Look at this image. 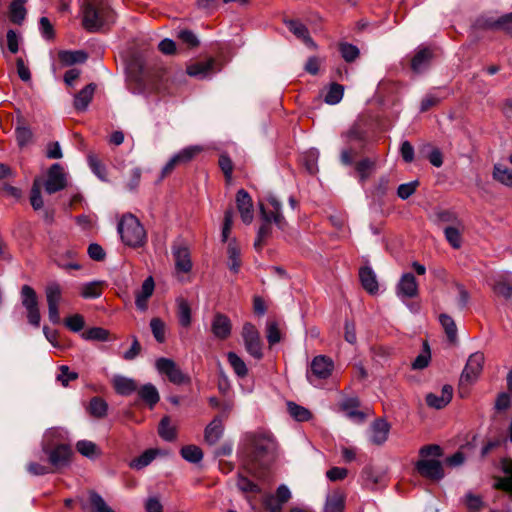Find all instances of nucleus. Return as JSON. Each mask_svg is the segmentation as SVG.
<instances>
[{"label": "nucleus", "mask_w": 512, "mask_h": 512, "mask_svg": "<svg viewBox=\"0 0 512 512\" xmlns=\"http://www.w3.org/2000/svg\"><path fill=\"white\" fill-rule=\"evenodd\" d=\"M64 434L65 431L58 428L49 429L44 434L42 449L48 455L49 462L55 469L63 468L69 463L70 447L67 444H55L53 442L54 438L63 437Z\"/></svg>", "instance_id": "f257e3e1"}, {"label": "nucleus", "mask_w": 512, "mask_h": 512, "mask_svg": "<svg viewBox=\"0 0 512 512\" xmlns=\"http://www.w3.org/2000/svg\"><path fill=\"white\" fill-rule=\"evenodd\" d=\"M251 443V461L261 466L271 463L277 452V442L272 434L267 432H258L250 437Z\"/></svg>", "instance_id": "f03ea898"}, {"label": "nucleus", "mask_w": 512, "mask_h": 512, "mask_svg": "<svg viewBox=\"0 0 512 512\" xmlns=\"http://www.w3.org/2000/svg\"><path fill=\"white\" fill-rule=\"evenodd\" d=\"M122 241L130 247H140L146 241V232L140 221L132 214L124 215L117 227Z\"/></svg>", "instance_id": "7ed1b4c3"}, {"label": "nucleus", "mask_w": 512, "mask_h": 512, "mask_svg": "<svg viewBox=\"0 0 512 512\" xmlns=\"http://www.w3.org/2000/svg\"><path fill=\"white\" fill-rule=\"evenodd\" d=\"M21 303L27 313L29 324L34 327L40 326L41 315L38 304V297L35 290L29 285H23L20 291Z\"/></svg>", "instance_id": "20e7f679"}, {"label": "nucleus", "mask_w": 512, "mask_h": 512, "mask_svg": "<svg viewBox=\"0 0 512 512\" xmlns=\"http://www.w3.org/2000/svg\"><path fill=\"white\" fill-rule=\"evenodd\" d=\"M155 368L159 374L165 375L173 384L181 385L190 381V378L181 371L172 359L158 358L155 361Z\"/></svg>", "instance_id": "39448f33"}, {"label": "nucleus", "mask_w": 512, "mask_h": 512, "mask_svg": "<svg viewBox=\"0 0 512 512\" xmlns=\"http://www.w3.org/2000/svg\"><path fill=\"white\" fill-rule=\"evenodd\" d=\"M242 338L247 353L259 360L263 357L262 342L256 327L251 323H245L242 328Z\"/></svg>", "instance_id": "423d86ee"}, {"label": "nucleus", "mask_w": 512, "mask_h": 512, "mask_svg": "<svg viewBox=\"0 0 512 512\" xmlns=\"http://www.w3.org/2000/svg\"><path fill=\"white\" fill-rule=\"evenodd\" d=\"M334 369V362L330 357L325 355L315 356L310 364V370L307 372V379L310 383L314 379L325 380L329 378Z\"/></svg>", "instance_id": "0eeeda50"}, {"label": "nucleus", "mask_w": 512, "mask_h": 512, "mask_svg": "<svg viewBox=\"0 0 512 512\" xmlns=\"http://www.w3.org/2000/svg\"><path fill=\"white\" fill-rule=\"evenodd\" d=\"M67 185V174L59 163H54L47 171V178L43 182L46 193L53 194L63 190Z\"/></svg>", "instance_id": "6e6552de"}, {"label": "nucleus", "mask_w": 512, "mask_h": 512, "mask_svg": "<svg viewBox=\"0 0 512 512\" xmlns=\"http://www.w3.org/2000/svg\"><path fill=\"white\" fill-rule=\"evenodd\" d=\"M484 360V354L481 352H475L470 355L460 377L461 387L470 385L478 379L483 369Z\"/></svg>", "instance_id": "1a4fd4ad"}, {"label": "nucleus", "mask_w": 512, "mask_h": 512, "mask_svg": "<svg viewBox=\"0 0 512 512\" xmlns=\"http://www.w3.org/2000/svg\"><path fill=\"white\" fill-rule=\"evenodd\" d=\"M267 201L272 207L271 211H267L263 203H259L261 217L264 222H273L277 227L283 230L286 226V220L282 214V204L275 195H269Z\"/></svg>", "instance_id": "9d476101"}, {"label": "nucleus", "mask_w": 512, "mask_h": 512, "mask_svg": "<svg viewBox=\"0 0 512 512\" xmlns=\"http://www.w3.org/2000/svg\"><path fill=\"white\" fill-rule=\"evenodd\" d=\"M102 6L85 3L82 9L83 26L86 30L98 31L105 23L102 15Z\"/></svg>", "instance_id": "9b49d317"}, {"label": "nucleus", "mask_w": 512, "mask_h": 512, "mask_svg": "<svg viewBox=\"0 0 512 512\" xmlns=\"http://www.w3.org/2000/svg\"><path fill=\"white\" fill-rule=\"evenodd\" d=\"M396 295L399 299H411L418 295V283L412 273H404L396 285Z\"/></svg>", "instance_id": "f8f14e48"}, {"label": "nucleus", "mask_w": 512, "mask_h": 512, "mask_svg": "<svg viewBox=\"0 0 512 512\" xmlns=\"http://www.w3.org/2000/svg\"><path fill=\"white\" fill-rule=\"evenodd\" d=\"M416 469L424 477L440 480L444 477L442 464L436 459H422L416 463Z\"/></svg>", "instance_id": "ddd939ff"}, {"label": "nucleus", "mask_w": 512, "mask_h": 512, "mask_svg": "<svg viewBox=\"0 0 512 512\" xmlns=\"http://www.w3.org/2000/svg\"><path fill=\"white\" fill-rule=\"evenodd\" d=\"M481 25L486 29L503 31L512 37V12L503 14L499 17H486L483 19Z\"/></svg>", "instance_id": "4468645a"}, {"label": "nucleus", "mask_w": 512, "mask_h": 512, "mask_svg": "<svg viewBox=\"0 0 512 512\" xmlns=\"http://www.w3.org/2000/svg\"><path fill=\"white\" fill-rule=\"evenodd\" d=\"M172 255L175 263V270L179 273H189L192 269L190 251L186 246L174 245Z\"/></svg>", "instance_id": "2eb2a0df"}, {"label": "nucleus", "mask_w": 512, "mask_h": 512, "mask_svg": "<svg viewBox=\"0 0 512 512\" xmlns=\"http://www.w3.org/2000/svg\"><path fill=\"white\" fill-rule=\"evenodd\" d=\"M236 204L242 221L245 224H250L253 220V203L247 191L240 189L237 192Z\"/></svg>", "instance_id": "dca6fc26"}, {"label": "nucleus", "mask_w": 512, "mask_h": 512, "mask_svg": "<svg viewBox=\"0 0 512 512\" xmlns=\"http://www.w3.org/2000/svg\"><path fill=\"white\" fill-rule=\"evenodd\" d=\"M453 396V387L449 384L443 385L440 395L429 393L426 395V403L429 407L442 409L450 403Z\"/></svg>", "instance_id": "f3484780"}, {"label": "nucleus", "mask_w": 512, "mask_h": 512, "mask_svg": "<svg viewBox=\"0 0 512 512\" xmlns=\"http://www.w3.org/2000/svg\"><path fill=\"white\" fill-rule=\"evenodd\" d=\"M390 431V425L384 419L375 420L370 427V442L375 445H382L386 442Z\"/></svg>", "instance_id": "a211bd4d"}, {"label": "nucleus", "mask_w": 512, "mask_h": 512, "mask_svg": "<svg viewBox=\"0 0 512 512\" xmlns=\"http://www.w3.org/2000/svg\"><path fill=\"white\" fill-rule=\"evenodd\" d=\"M112 384L117 394L121 396H129L138 390L137 382L130 377L123 375H114Z\"/></svg>", "instance_id": "6ab92c4d"}, {"label": "nucleus", "mask_w": 512, "mask_h": 512, "mask_svg": "<svg viewBox=\"0 0 512 512\" xmlns=\"http://www.w3.org/2000/svg\"><path fill=\"white\" fill-rule=\"evenodd\" d=\"M285 25L297 38L301 39L308 47L316 49L317 45L310 37L308 28L298 20H285Z\"/></svg>", "instance_id": "aec40b11"}, {"label": "nucleus", "mask_w": 512, "mask_h": 512, "mask_svg": "<svg viewBox=\"0 0 512 512\" xmlns=\"http://www.w3.org/2000/svg\"><path fill=\"white\" fill-rule=\"evenodd\" d=\"M231 322L229 318L223 314H216L212 320L211 330L213 335L218 339H226L231 333Z\"/></svg>", "instance_id": "412c9836"}, {"label": "nucleus", "mask_w": 512, "mask_h": 512, "mask_svg": "<svg viewBox=\"0 0 512 512\" xmlns=\"http://www.w3.org/2000/svg\"><path fill=\"white\" fill-rule=\"evenodd\" d=\"M215 60L210 58L204 62H196L187 66V74L191 77L204 79L214 70Z\"/></svg>", "instance_id": "4be33fe9"}, {"label": "nucleus", "mask_w": 512, "mask_h": 512, "mask_svg": "<svg viewBox=\"0 0 512 512\" xmlns=\"http://www.w3.org/2000/svg\"><path fill=\"white\" fill-rule=\"evenodd\" d=\"M359 278L362 287L370 294H376L379 290L377 276L369 266L362 267L359 270Z\"/></svg>", "instance_id": "5701e85b"}, {"label": "nucleus", "mask_w": 512, "mask_h": 512, "mask_svg": "<svg viewBox=\"0 0 512 512\" xmlns=\"http://www.w3.org/2000/svg\"><path fill=\"white\" fill-rule=\"evenodd\" d=\"M432 59V51L429 48H419L411 60V68L415 73L425 71Z\"/></svg>", "instance_id": "b1692460"}, {"label": "nucleus", "mask_w": 512, "mask_h": 512, "mask_svg": "<svg viewBox=\"0 0 512 512\" xmlns=\"http://www.w3.org/2000/svg\"><path fill=\"white\" fill-rule=\"evenodd\" d=\"M223 431V419L222 417L217 416L207 425L205 429V441L210 445L215 444L222 437Z\"/></svg>", "instance_id": "393cba45"}, {"label": "nucleus", "mask_w": 512, "mask_h": 512, "mask_svg": "<svg viewBox=\"0 0 512 512\" xmlns=\"http://www.w3.org/2000/svg\"><path fill=\"white\" fill-rule=\"evenodd\" d=\"M503 477L496 480V487L512 493V459L504 458L500 462Z\"/></svg>", "instance_id": "a878e982"}, {"label": "nucleus", "mask_w": 512, "mask_h": 512, "mask_svg": "<svg viewBox=\"0 0 512 512\" xmlns=\"http://www.w3.org/2000/svg\"><path fill=\"white\" fill-rule=\"evenodd\" d=\"M341 409L346 413V416L354 422H362L365 414L357 410L359 402L357 398H347L341 402Z\"/></svg>", "instance_id": "bb28decb"}, {"label": "nucleus", "mask_w": 512, "mask_h": 512, "mask_svg": "<svg viewBox=\"0 0 512 512\" xmlns=\"http://www.w3.org/2000/svg\"><path fill=\"white\" fill-rule=\"evenodd\" d=\"M495 291L506 299L512 297V273L504 272L498 275L495 286Z\"/></svg>", "instance_id": "cd10ccee"}, {"label": "nucleus", "mask_w": 512, "mask_h": 512, "mask_svg": "<svg viewBox=\"0 0 512 512\" xmlns=\"http://www.w3.org/2000/svg\"><path fill=\"white\" fill-rule=\"evenodd\" d=\"M96 86L88 84L74 98V107L79 111H84L92 100Z\"/></svg>", "instance_id": "c85d7f7f"}, {"label": "nucleus", "mask_w": 512, "mask_h": 512, "mask_svg": "<svg viewBox=\"0 0 512 512\" xmlns=\"http://www.w3.org/2000/svg\"><path fill=\"white\" fill-rule=\"evenodd\" d=\"M139 397L147 403L151 408L154 407L160 400L159 392L157 388L151 384L147 383L143 385L138 390Z\"/></svg>", "instance_id": "c756f323"}, {"label": "nucleus", "mask_w": 512, "mask_h": 512, "mask_svg": "<svg viewBox=\"0 0 512 512\" xmlns=\"http://www.w3.org/2000/svg\"><path fill=\"white\" fill-rule=\"evenodd\" d=\"M177 316L181 326L189 327L191 324V307L189 302L183 297L176 299Z\"/></svg>", "instance_id": "7c9ffc66"}, {"label": "nucleus", "mask_w": 512, "mask_h": 512, "mask_svg": "<svg viewBox=\"0 0 512 512\" xmlns=\"http://www.w3.org/2000/svg\"><path fill=\"white\" fill-rule=\"evenodd\" d=\"M227 360L238 378H244L247 376V365L235 352H228Z\"/></svg>", "instance_id": "2f4dec72"}, {"label": "nucleus", "mask_w": 512, "mask_h": 512, "mask_svg": "<svg viewBox=\"0 0 512 512\" xmlns=\"http://www.w3.org/2000/svg\"><path fill=\"white\" fill-rule=\"evenodd\" d=\"M439 322L441 326L443 327L448 340L451 343L457 342V326L453 318L448 314H440L439 315Z\"/></svg>", "instance_id": "473e14b6"}, {"label": "nucleus", "mask_w": 512, "mask_h": 512, "mask_svg": "<svg viewBox=\"0 0 512 512\" xmlns=\"http://www.w3.org/2000/svg\"><path fill=\"white\" fill-rule=\"evenodd\" d=\"M77 451L84 457L95 459L100 455L98 446L89 440H80L76 443Z\"/></svg>", "instance_id": "72a5a7b5"}, {"label": "nucleus", "mask_w": 512, "mask_h": 512, "mask_svg": "<svg viewBox=\"0 0 512 512\" xmlns=\"http://www.w3.org/2000/svg\"><path fill=\"white\" fill-rule=\"evenodd\" d=\"M90 512H115L98 493L89 492Z\"/></svg>", "instance_id": "f704fd0d"}, {"label": "nucleus", "mask_w": 512, "mask_h": 512, "mask_svg": "<svg viewBox=\"0 0 512 512\" xmlns=\"http://www.w3.org/2000/svg\"><path fill=\"white\" fill-rule=\"evenodd\" d=\"M26 0H14L9 7L11 21L16 24H21L26 16V9L24 7Z\"/></svg>", "instance_id": "c9c22d12"}, {"label": "nucleus", "mask_w": 512, "mask_h": 512, "mask_svg": "<svg viewBox=\"0 0 512 512\" xmlns=\"http://www.w3.org/2000/svg\"><path fill=\"white\" fill-rule=\"evenodd\" d=\"M157 453L158 451L153 449L144 451L139 457L130 462V467L137 470L145 468L155 459Z\"/></svg>", "instance_id": "e433bc0d"}, {"label": "nucleus", "mask_w": 512, "mask_h": 512, "mask_svg": "<svg viewBox=\"0 0 512 512\" xmlns=\"http://www.w3.org/2000/svg\"><path fill=\"white\" fill-rule=\"evenodd\" d=\"M344 496L340 493H334L327 497L324 512H343Z\"/></svg>", "instance_id": "4c0bfd02"}, {"label": "nucleus", "mask_w": 512, "mask_h": 512, "mask_svg": "<svg viewBox=\"0 0 512 512\" xmlns=\"http://www.w3.org/2000/svg\"><path fill=\"white\" fill-rule=\"evenodd\" d=\"M181 456L190 463H198L203 458V452L200 447L196 445H187L182 447Z\"/></svg>", "instance_id": "58836bf2"}, {"label": "nucleus", "mask_w": 512, "mask_h": 512, "mask_svg": "<svg viewBox=\"0 0 512 512\" xmlns=\"http://www.w3.org/2000/svg\"><path fill=\"white\" fill-rule=\"evenodd\" d=\"M108 410V404L105 400L100 397H94L91 399L89 404V412L96 418H103L106 416Z\"/></svg>", "instance_id": "ea45409f"}, {"label": "nucleus", "mask_w": 512, "mask_h": 512, "mask_svg": "<svg viewBox=\"0 0 512 512\" xmlns=\"http://www.w3.org/2000/svg\"><path fill=\"white\" fill-rule=\"evenodd\" d=\"M47 305H59L62 297V290L58 283L52 282L45 289Z\"/></svg>", "instance_id": "a19ab883"}, {"label": "nucleus", "mask_w": 512, "mask_h": 512, "mask_svg": "<svg viewBox=\"0 0 512 512\" xmlns=\"http://www.w3.org/2000/svg\"><path fill=\"white\" fill-rule=\"evenodd\" d=\"M202 151V147L199 145H192L183 148L178 153L174 154L179 164H185L191 161L198 153Z\"/></svg>", "instance_id": "79ce46f5"}, {"label": "nucleus", "mask_w": 512, "mask_h": 512, "mask_svg": "<svg viewBox=\"0 0 512 512\" xmlns=\"http://www.w3.org/2000/svg\"><path fill=\"white\" fill-rule=\"evenodd\" d=\"M81 337L87 341H108L109 332L101 327H93L81 334Z\"/></svg>", "instance_id": "37998d69"}, {"label": "nucleus", "mask_w": 512, "mask_h": 512, "mask_svg": "<svg viewBox=\"0 0 512 512\" xmlns=\"http://www.w3.org/2000/svg\"><path fill=\"white\" fill-rule=\"evenodd\" d=\"M342 139L349 145L357 144L360 147L364 142V134L357 126H353L342 134Z\"/></svg>", "instance_id": "c03bdc74"}, {"label": "nucleus", "mask_w": 512, "mask_h": 512, "mask_svg": "<svg viewBox=\"0 0 512 512\" xmlns=\"http://www.w3.org/2000/svg\"><path fill=\"white\" fill-rule=\"evenodd\" d=\"M344 94V87L340 84L333 83L330 85L328 92L325 95V102L330 105L338 104Z\"/></svg>", "instance_id": "a18cd8bd"}, {"label": "nucleus", "mask_w": 512, "mask_h": 512, "mask_svg": "<svg viewBox=\"0 0 512 512\" xmlns=\"http://www.w3.org/2000/svg\"><path fill=\"white\" fill-rule=\"evenodd\" d=\"M30 202L34 210H40L44 206V201L41 195V181L35 179L30 192Z\"/></svg>", "instance_id": "49530a36"}, {"label": "nucleus", "mask_w": 512, "mask_h": 512, "mask_svg": "<svg viewBox=\"0 0 512 512\" xmlns=\"http://www.w3.org/2000/svg\"><path fill=\"white\" fill-rule=\"evenodd\" d=\"M375 166V162L371 159H363L356 165V171L359 174V181L363 184L372 173Z\"/></svg>", "instance_id": "de8ad7c7"}, {"label": "nucleus", "mask_w": 512, "mask_h": 512, "mask_svg": "<svg viewBox=\"0 0 512 512\" xmlns=\"http://www.w3.org/2000/svg\"><path fill=\"white\" fill-rule=\"evenodd\" d=\"M159 435L166 441H173L176 438V429L171 425L168 417L162 418L158 429Z\"/></svg>", "instance_id": "09e8293b"}, {"label": "nucleus", "mask_w": 512, "mask_h": 512, "mask_svg": "<svg viewBox=\"0 0 512 512\" xmlns=\"http://www.w3.org/2000/svg\"><path fill=\"white\" fill-rule=\"evenodd\" d=\"M60 59L68 65L84 63L87 60V54L83 51H64L60 53Z\"/></svg>", "instance_id": "8fccbe9b"}, {"label": "nucleus", "mask_w": 512, "mask_h": 512, "mask_svg": "<svg viewBox=\"0 0 512 512\" xmlns=\"http://www.w3.org/2000/svg\"><path fill=\"white\" fill-rule=\"evenodd\" d=\"M494 178L506 186H512V169L495 165L493 171Z\"/></svg>", "instance_id": "3c124183"}, {"label": "nucleus", "mask_w": 512, "mask_h": 512, "mask_svg": "<svg viewBox=\"0 0 512 512\" xmlns=\"http://www.w3.org/2000/svg\"><path fill=\"white\" fill-rule=\"evenodd\" d=\"M445 238L448 243L454 248L459 249L462 245V237L459 229L455 226H447L444 229Z\"/></svg>", "instance_id": "603ef678"}, {"label": "nucleus", "mask_w": 512, "mask_h": 512, "mask_svg": "<svg viewBox=\"0 0 512 512\" xmlns=\"http://www.w3.org/2000/svg\"><path fill=\"white\" fill-rule=\"evenodd\" d=\"M288 411L290 415L297 421H307L311 417V413L308 409L294 402L288 403Z\"/></svg>", "instance_id": "864d4df0"}, {"label": "nucleus", "mask_w": 512, "mask_h": 512, "mask_svg": "<svg viewBox=\"0 0 512 512\" xmlns=\"http://www.w3.org/2000/svg\"><path fill=\"white\" fill-rule=\"evenodd\" d=\"M150 328L155 340L159 343H163L165 341V323L160 318H152Z\"/></svg>", "instance_id": "5fc2aeb1"}, {"label": "nucleus", "mask_w": 512, "mask_h": 512, "mask_svg": "<svg viewBox=\"0 0 512 512\" xmlns=\"http://www.w3.org/2000/svg\"><path fill=\"white\" fill-rule=\"evenodd\" d=\"M16 141L20 147L27 146L32 142L33 133L27 126H18L15 129Z\"/></svg>", "instance_id": "6e6d98bb"}, {"label": "nucleus", "mask_w": 512, "mask_h": 512, "mask_svg": "<svg viewBox=\"0 0 512 512\" xmlns=\"http://www.w3.org/2000/svg\"><path fill=\"white\" fill-rule=\"evenodd\" d=\"M228 257H229V263H228L229 269L234 273H238L240 265H241L240 251L233 243H230L228 245Z\"/></svg>", "instance_id": "4d7b16f0"}, {"label": "nucleus", "mask_w": 512, "mask_h": 512, "mask_svg": "<svg viewBox=\"0 0 512 512\" xmlns=\"http://www.w3.org/2000/svg\"><path fill=\"white\" fill-rule=\"evenodd\" d=\"M339 50L346 62H353L358 58L360 53L358 47L350 43H341Z\"/></svg>", "instance_id": "13d9d810"}, {"label": "nucleus", "mask_w": 512, "mask_h": 512, "mask_svg": "<svg viewBox=\"0 0 512 512\" xmlns=\"http://www.w3.org/2000/svg\"><path fill=\"white\" fill-rule=\"evenodd\" d=\"M80 294L85 299H96L102 294L98 282H89L82 285Z\"/></svg>", "instance_id": "bf43d9fd"}, {"label": "nucleus", "mask_w": 512, "mask_h": 512, "mask_svg": "<svg viewBox=\"0 0 512 512\" xmlns=\"http://www.w3.org/2000/svg\"><path fill=\"white\" fill-rule=\"evenodd\" d=\"M65 325L72 332H80L85 326V321L80 314H74L66 318Z\"/></svg>", "instance_id": "052dcab7"}, {"label": "nucleus", "mask_w": 512, "mask_h": 512, "mask_svg": "<svg viewBox=\"0 0 512 512\" xmlns=\"http://www.w3.org/2000/svg\"><path fill=\"white\" fill-rule=\"evenodd\" d=\"M418 186V181H411L408 183H404L399 185L397 189V195L402 200L408 199L414 192Z\"/></svg>", "instance_id": "680f3d73"}, {"label": "nucleus", "mask_w": 512, "mask_h": 512, "mask_svg": "<svg viewBox=\"0 0 512 512\" xmlns=\"http://www.w3.org/2000/svg\"><path fill=\"white\" fill-rule=\"evenodd\" d=\"M78 378V373L74 371H70L68 366L60 367V374L57 376V380L62 383L63 386H67L70 381L76 380Z\"/></svg>", "instance_id": "e2e57ef3"}, {"label": "nucleus", "mask_w": 512, "mask_h": 512, "mask_svg": "<svg viewBox=\"0 0 512 512\" xmlns=\"http://www.w3.org/2000/svg\"><path fill=\"white\" fill-rule=\"evenodd\" d=\"M88 163L95 175H97L101 180H105V168L101 165L98 158L94 155L88 156Z\"/></svg>", "instance_id": "0e129e2a"}, {"label": "nucleus", "mask_w": 512, "mask_h": 512, "mask_svg": "<svg viewBox=\"0 0 512 512\" xmlns=\"http://www.w3.org/2000/svg\"><path fill=\"white\" fill-rule=\"evenodd\" d=\"M178 38L189 47H196L199 45V40L195 33L190 30H181L178 33Z\"/></svg>", "instance_id": "69168bd1"}, {"label": "nucleus", "mask_w": 512, "mask_h": 512, "mask_svg": "<svg viewBox=\"0 0 512 512\" xmlns=\"http://www.w3.org/2000/svg\"><path fill=\"white\" fill-rule=\"evenodd\" d=\"M154 287V280L151 276H149L143 281L141 290L137 293V295L149 299L154 292Z\"/></svg>", "instance_id": "338daca9"}, {"label": "nucleus", "mask_w": 512, "mask_h": 512, "mask_svg": "<svg viewBox=\"0 0 512 512\" xmlns=\"http://www.w3.org/2000/svg\"><path fill=\"white\" fill-rule=\"evenodd\" d=\"M400 153L406 163H411L414 160V148L409 141L405 140L401 143Z\"/></svg>", "instance_id": "774afa93"}]
</instances>
